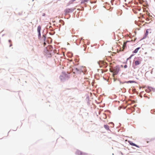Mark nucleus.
<instances>
[{
  "label": "nucleus",
  "mask_w": 155,
  "mask_h": 155,
  "mask_svg": "<svg viewBox=\"0 0 155 155\" xmlns=\"http://www.w3.org/2000/svg\"><path fill=\"white\" fill-rule=\"evenodd\" d=\"M69 78V77L67 75L64 74H63L60 77V78L62 81H64L66 80H68Z\"/></svg>",
  "instance_id": "nucleus-1"
},
{
  "label": "nucleus",
  "mask_w": 155,
  "mask_h": 155,
  "mask_svg": "<svg viewBox=\"0 0 155 155\" xmlns=\"http://www.w3.org/2000/svg\"><path fill=\"white\" fill-rule=\"evenodd\" d=\"M72 72L74 73L75 74H81V73H83V71L80 70L78 68H74L72 69Z\"/></svg>",
  "instance_id": "nucleus-2"
},
{
  "label": "nucleus",
  "mask_w": 155,
  "mask_h": 155,
  "mask_svg": "<svg viewBox=\"0 0 155 155\" xmlns=\"http://www.w3.org/2000/svg\"><path fill=\"white\" fill-rule=\"evenodd\" d=\"M119 71V69L118 68H114L113 69V73L114 75L117 74Z\"/></svg>",
  "instance_id": "nucleus-3"
},
{
  "label": "nucleus",
  "mask_w": 155,
  "mask_h": 155,
  "mask_svg": "<svg viewBox=\"0 0 155 155\" xmlns=\"http://www.w3.org/2000/svg\"><path fill=\"white\" fill-rule=\"evenodd\" d=\"M41 29V27L40 25H39L38 26L37 28V31L38 33V36H41V33H40V31Z\"/></svg>",
  "instance_id": "nucleus-4"
},
{
  "label": "nucleus",
  "mask_w": 155,
  "mask_h": 155,
  "mask_svg": "<svg viewBox=\"0 0 155 155\" xmlns=\"http://www.w3.org/2000/svg\"><path fill=\"white\" fill-rule=\"evenodd\" d=\"M71 11V9L69 8H66L64 10V12L66 14H67Z\"/></svg>",
  "instance_id": "nucleus-5"
},
{
  "label": "nucleus",
  "mask_w": 155,
  "mask_h": 155,
  "mask_svg": "<svg viewBox=\"0 0 155 155\" xmlns=\"http://www.w3.org/2000/svg\"><path fill=\"white\" fill-rule=\"evenodd\" d=\"M152 88L151 87H148L146 90V91L147 93H149L152 90Z\"/></svg>",
  "instance_id": "nucleus-6"
},
{
  "label": "nucleus",
  "mask_w": 155,
  "mask_h": 155,
  "mask_svg": "<svg viewBox=\"0 0 155 155\" xmlns=\"http://www.w3.org/2000/svg\"><path fill=\"white\" fill-rule=\"evenodd\" d=\"M148 29H147L146 30L145 34V36H144V37L143 38H146V37L147 36V35H148L149 32H148Z\"/></svg>",
  "instance_id": "nucleus-7"
},
{
  "label": "nucleus",
  "mask_w": 155,
  "mask_h": 155,
  "mask_svg": "<svg viewBox=\"0 0 155 155\" xmlns=\"http://www.w3.org/2000/svg\"><path fill=\"white\" fill-rule=\"evenodd\" d=\"M104 127L107 130H109V127L108 125H104Z\"/></svg>",
  "instance_id": "nucleus-8"
},
{
  "label": "nucleus",
  "mask_w": 155,
  "mask_h": 155,
  "mask_svg": "<svg viewBox=\"0 0 155 155\" xmlns=\"http://www.w3.org/2000/svg\"><path fill=\"white\" fill-rule=\"evenodd\" d=\"M129 142L130 143V144L131 145L136 146V144L134 143H133L131 141H129Z\"/></svg>",
  "instance_id": "nucleus-9"
},
{
  "label": "nucleus",
  "mask_w": 155,
  "mask_h": 155,
  "mask_svg": "<svg viewBox=\"0 0 155 155\" xmlns=\"http://www.w3.org/2000/svg\"><path fill=\"white\" fill-rule=\"evenodd\" d=\"M135 106V105H134V107H133L131 108V110L133 111L132 113H133L134 111V110H135L134 107Z\"/></svg>",
  "instance_id": "nucleus-10"
},
{
  "label": "nucleus",
  "mask_w": 155,
  "mask_h": 155,
  "mask_svg": "<svg viewBox=\"0 0 155 155\" xmlns=\"http://www.w3.org/2000/svg\"><path fill=\"white\" fill-rule=\"evenodd\" d=\"M75 0H71L69 2V4H71L73 3V2L75 1Z\"/></svg>",
  "instance_id": "nucleus-11"
},
{
  "label": "nucleus",
  "mask_w": 155,
  "mask_h": 155,
  "mask_svg": "<svg viewBox=\"0 0 155 155\" xmlns=\"http://www.w3.org/2000/svg\"><path fill=\"white\" fill-rule=\"evenodd\" d=\"M139 2L140 4H142V2H144V0H137Z\"/></svg>",
  "instance_id": "nucleus-12"
},
{
  "label": "nucleus",
  "mask_w": 155,
  "mask_h": 155,
  "mask_svg": "<svg viewBox=\"0 0 155 155\" xmlns=\"http://www.w3.org/2000/svg\"><path fill=\"white\" fill-rule=\"evenodd\" d=\"M126 43H127V42H124V44L123 45V48H125V47L126 46Z\"/></svg>",
  "instance_id": "nucleus-13"
},
{
  "label": "nucleus",
  "mask_w": 155,
  "mask_h": 155,
  "mask_svg": "<svg viewBox=\"0 0 155 155\" xmlns=\"http://www.w3.org/2000/svg\"><path fill=\"white\" fill-rule=\"evenodd\" d=\"M42 38L43 40H45L46 39V37L45 35H43Z\"/></svg>",
  "instance_id": "nucleus-14"
},
{
  "label": "nucleus",
  "mask_w": 155,
  "mask_h": 155,
  "mask_svg": "<svg viewBox=\"0 0 155 155\" xmlns=\"http://www.w3.org/2000/svg\"><path fill=\"white\" fill-rule=\"evenodd\" d=\"M140 64V62L138 61H136V65Z\"/></svg>",
  "instance_id": "nucleus-15"
},
{
  "label": "nucleus",
  "mask_w": 155,
  "mask_h": 155,
  "mask_svg": "<svg viewBox=\"0 0 155 155\" xmlns=\"http://www.w3.org/2000/svg\"><path fill=\"white\" fill-rule=\"evenodd\" d=\"M127 66L126 65H125L124 66V68H127Z\"/></svg>",
  "instance_id": "nucleus-16"
},
{
  "label": "nucleus",
  "mask_w": 155,
  "mask_h": 155,
  "mask_svg": "<svg viewBox=\"0 0 155 155\" xmlns=\"http://www.w3.org/2000/svg\"><path fill=\"white\" fill-rule=\"evenodd\" d=\"M45 13H43L42 14V16H45Z\"/></svg>",
  "instance_id": "nucleus-17"
},
{
  "label": "nucleus",
  "mask_w": 155,
  "mask_h": 155,
  "mask_svg": "<svg viewBox=\"0 0 155 155\" xmlns=\"http://www.w3.org/2000/svg\"><path fill=\"white\" fill-rule=\"evenodd\" d=\"M137 9H138V11H140V9H140V8H136V10H137Z\"/></svg>",
  "instance_id": "nucleus-18"
},
{
  "label": "nucleus",
  "mask_w": 155,
  "mask_h": 155,
  "mask_svg": "<svg viewBox=\"0 0 155 155\" xmlns=\"http://www.w3.org/2000/svg\"><path fill=\"white\" fill-rule=\"evenodd\" d=\"M133 10L134 12V13H135V10L133 8Z\"/></svg>",
  "instance_id": "nucleus-19"
},
{
  "label": "nucleus",
  "mask_w": 155,
  "mask_h": 155,
  "mask_svg": "<svg viewBox=\"0 0 155 155\" xmlns=\"http://www.w3.org/2000/svg\"><path fill=\"white\" fill-rule=\"evenodd\" d=\"M136 40V38L134 37V40H133L134 41ZM132 41H133V40H132Z\"/></svg>",
  "instance_id": "nucleus-20"
},
{
  "label": "nucleus",
  "mask_w": 155,
  "mask_h": 155,
  "mask_svg": "<svg viewBox=\"0 0 155 155\" xmlns=\"http://www.w3.org/2000/svg\"><path fill=\"white\" fill-rule=\"evenodd\" d=\"M134 53H136V49L134 51Z\"/></svg>",
  "instance_id": "nucleus-21"
},
{
  "label": "nucleus",
  "mask_w": 155,
  "mask_h": 155,
  "mask_svg": "<svg viewBox=\"0 0 155 155\" xmlns=\"http://www.w3.org/2000/svg\"><path fill=\"white\" fill-rule=\"evenodd\" d=\"M133 56V55H131L130 56V58H131V57Z\"/></svg>",
  "instance_id": "nucleus-22"
},
{
  "label": "nucleus",
  "mask_w": 155,
  "mask_h": 155,
  "mask_svg": "<svg viewBox=\"0 0 155 155\" xmlns=\"http://www.w3.org/2000/svg\"><path fill=\"white\" fill-rule=\"evenodd\" d=\"M128 82H130V83H131V82H133V81H129Z\"/></svg>",
  "instance_id": "nucleus-23"
},
{
  "label": "nucleus",
  "mask_w": 155,
  "mask_h": 155,
  "mask_svg": "<svg viewBox=\"0 0 155 155\" xmlns=\"http://www.w3.org/2000/svg\"><path fill=\"white\" fill-rule=\"evenodd\" d=\"M139 48H136V50H138Z\"/></svg>",
  "instance_id": "nucleus-24"
},
{
  "label": "nucleus",
  "mask_w": 155,
  "mask_h": 155,
  "mask_svg": "<svg viewBox=\"0 0 155 155\" xmlns=\"http://www.w3.org/2000/svg\"><path fill=\"white\" fill-rule=\"evenodd\" d=\"M134 64H136V61L135 62H134Z\"/></svg>",
  "instance_id": "nucleus-25"
},
{
  "label": "nucleus",
  "mask_w": 155,
  "mask_h": 155,
  "mask_svg": "<svg viewBox=\"0 0 155 155\" xmlns=\"http://www.w3.org/2000/svg\"><path fill=\"white\" fill-rule=\"evenodd\" d=\"M136 146L137 147H138V146L137 145H136Z\"/></svg>",
  "instance_id": "nucleus-26"
},
{
  "label": "nucleus",
  "mask_w": 155,
  "mask_h": 155,
  "mask_svg": "<svg viewBox=\"0 0 155 155\" xmlns=\"http://www.w3.org/2000/svg\"><path fill=\"white\" fill-rule=\"evenodd\" d=\"M138 17V18H140V17Z\"/></svg>",
  "instance_id": "nucleus-27"
},
{
  "label": "nucleus",
  "mask_w": 155,
  "mask_h": 155,
  "mask_svg": "<svg viewBox=\"0 0 155 155\" xmlns=\"http://www.w3.org/2000/svg\"><path fill=\"white\" fill-rule=\"evenodd\" d=\"M137 3H138L137 2H136V5L137 4Z\"/></svg>",
  "instance_id": "nucleus-28"
},
{
  "label": "nucleus",
  "mask_w": 155,
  "mask_h": 155,
  "mask_svg": "<svg viewBox=\"0 0 155 155\" xmlns=\"http://www.w3.org/2000/svg\"><path fill=\"white\" fill-rule=\"evenodd\" d=\"M138 112H140V110H139V111H138Z\"/></svg>",
  "instance_id": "nucleus-29"
},
{
  "label": "nucleus",
  "mask_w": 155,
  "mask_h": 155,
  "mask_svg": "<svg viewBox=\"0 0 155 155\" xmlns=\"http://www.w3.org/2000/svg\"><path fill=\"white\" fill-rule=\"evenodd\" d=\"M44 44H45V42H44Z\"/></svg>",
  "instance_id": "nucleus-30"
},
{
  "label": "nucleus",
  "mask_w": 155,
  "mask_h": 155,
  "mask_svg": "<svg viewBox=\"0 0 155 155\" xmlns=\"http://www.w3.org/2000/svg\"><path fill=\"white\" fill-rule=\"evenodd\" d=\"M133 114L134 115V114H135L133 113Z\"/></svg>",
  "instance_id": "nucleus-31"
}]
</instances>
